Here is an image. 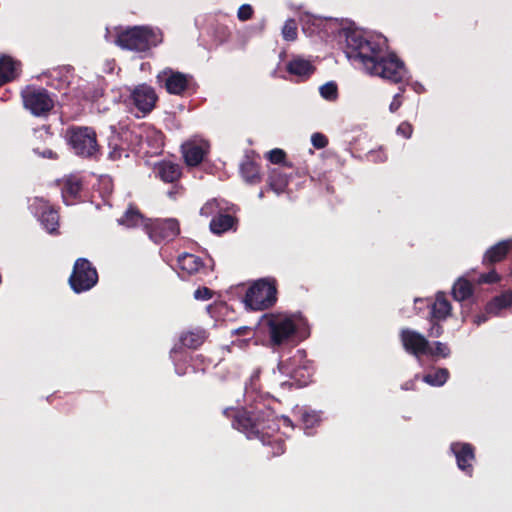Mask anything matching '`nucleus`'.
Wrapping results in <instances>:
<instances>
[{"label":"nucleus","instance_id":"nucleus-1","mask_svg":"<svg viewBox=\"0 0 512 512\" xmlns=\"http://www.w3.org/2000/svg\"><path fill=\"white\" fill-rule=\"evenodd\" d=\"M344 52L347 58L361 65L369 74L377 75L392 83H401L406 75L403 61L394 54H387L384 39L366 37L360 30L343 29Z\"/></svg>","mask_w":512,"mask_h":512},{"label":"nucleus","instance_id":"nucleus-2","mask_svg":"<svg viewBox=\"0 0 512 512\" xmlns=\"http://www.w3.org/2000/svg\"><path fill=\"white\" fill-rule=\"evenodd\" d=\"M233 412L232 426L244 433L249 439H258L271 448V457L282 455L286 446L284 440L276 435L279 430L277 416L267 406H256L252 409H225L224 414Z\"/></svg>","mask_w":512,"mask_h":512},{"label":"nucleus","instance_id":"nucleus-3","mask_svg":"<svg viewBox=\"0 0 512 512\" xmlns=\"http://www.w3.org/2000/svg\"><path fill=\"white\" fill-rule=\"evenodd\" d=\"M163 41V34L159 29L148 26H134L117 31L115 43L122 49L146 52Z\"/></svg>","mask_w":512,"mask_h":512},{"label":"nucleus","instance_id":"nucleus-4","mask_svg":"<svg viewBox=\"0 0 512 512\" xmlns=\"http://www.w3.org/2000/svg\"><path fill=\"white\" fill-rule=\"evenodd\" d=\"M65 138L73 153L85 159H99L101 146L98 144L97 133L88 126H70L66 129Z\"/></svg>","mask_w":512,"mask_h":512},{"label":"nucleus","instance_id":"nucleus-5","mask_svg":"<svg viewBox=\"0 0 512 512\" xmlns=\"http://www.w3.org/2000/svg\"><path fill=\"white\" fill-rule=\"evenodd\" d=\"M279 371L292 380V385L297 387L307 386L312 381L314 374L313 362L307 359L306 352L299 349L285 361L278 364Z\"/></svg>","mask_w":512,"mask_h":512},{"label":"nucleus","instance_id":"nucleus-6","mask_svg":"<svg viewBox=\"0 0 512 512\" xmlns=\"http://www.w3.org/2000/svg\"><path fill=\"white\" fill-rule=\"evenodd\" d=\"M277 301L275 279H260L248 288L244 297L246 307L254 311L271 308Z\"/></svg>","mask_w":512,"mask_h":512},{"label":"nucleus","instance_id":"nucleus-7","mask_svg":"<svg viewBox=\"0 0 512 512\" xmlns=\"http://www.w3.org/2000/svg\"><path fill=\"white\" fill-rule=\"evenodd\" d=\"M23 107L35 117H47L54 108L50 93L42 87L26 86L21 91Z\"/></svg>","mask_w":512,"mask_h":512},{"label":"nucleus","instance_id":"nucleus-8","mask_svg":"<svg viewBox=\"0 0 512 512\" xmlns=\"http://www.w3.org/2000/svg\"><path fill=\"white\" fill-rule=\"evenodd\" d=\"M98 280L97 269L87 258L76 259L68 279V283L75 293L80 294L91 290Z\"/></svg>","mask_w":512,"mask_h":512},{"label":"nucleus","instance_id":"nucleus-9","mask_svg":"<svg viewBox=\"0 0 512 512\" xmlns=\"http://www.w3.org/2000/svg\"><path fill=\"white\" fill-rule=\"evenodd\" d=\"M270 342L273 347H279L293 342L296 334V324L292 317H273L268 321Z\"/></svg>","mask_w":512,"mask_h":512},{"label":"nucleus","instance_id":"nucleus-10","mask_svg":"<svg viewBox=\"0 0 512 512\" xmlns=\"http://www.w3.org/2000/svg\"><path fill=\"white\" fill-rule=\"evenodd\" d=\"M163 81L164 87L169 94L182 96L193 85V76L171 68L164 69L157 77Z\"/></svg>","mask_w":512,"mask_h":512},{"label":"nucleus","instance_id":"nucleus-11","mask_svg":"<svg viewBox=\"0 0 512 512\" xmlns=\"http://www.w3.org/2000/svg\"><path fill=\"white\" fill-rule=\"evenodd\" d=\"M33 206L44 229L51 235H59L58 210L43 198H35Z\"/></svg>","mask_w":512,"mask_h":512},{"label":"nucleus","instance_id":"nucleus-12","mask_svg":"<svg viewBox=\"0 0 512 512\" xmlns=\"http://www.w3.org/2000/svg\"><path fill=\"white\" fill-rule=\"evenodd\" d=\"M399 338L408 354L417 358L426 356L429 341L423 334L410 328H403L400 330Z\"/></svg>","mask_w":512,"mask_h":512},{"label":"nucleus","instance_id":"nucleus-13","mask_svg":"<svg viewBox=\"0 0 512 512\" xmlns=\"http://www.w3.org/2000/svg\"><path fill=\"white\" fill-rule=\"evenodd\" d=\"M131 100L138 111L145 116L154 109L158 96L151 86L141 84L132 91Z\"/></svg>","mask_w":512,"mask_h":512},{"label":"nucleus","instance_id":"nucleus-14","mask_svg":"<svg viewBox=\"0 0 512 512\" xmlns=\"http://www.w3.org/2000/svg\"><path fill=\"white\" fill-rule=\"evenodd\" d=\"M450 450L456 458L458 468L471 477L475 461L474 446L470 443L454 442L450 445Z\"/></svg>","mask_w":512,"mask_h":512},{"label":"nucleus","instance_id":"nucleus-15","mask_svg":"<svg viewBox=\"0 0 512 512\" xmlns=\"http://www.w3.org/2000/svg\"><path fill=\"white\" fill-rule=\"evenodd\" d=\"M180 233L179 222L176 219H166L151 226L150 238L159 243L173 240Z\"/></svg>","mask_w":512,"mask_h":512},{"label":"nucleus","instance_id":"nucleus-16","mask_svg":"<svg viewBox=\"0 0 512 512\" xmlns=\"http://www.w3.org/2000/svg\"><path fill=\"white\" fill-rule=\"evenodd\" d=\"M177 265L183 275L191 276L195 274L208 275L212 270L203 262L202 258L191 253L184 252L177 258Z\"/></svg>","mask_w":512,"mask_h":512},{"label":"nucleus","instance_id":"nucleus-17","mask_svg":"<svg viewBox=\"0 0 512 512\" xmlns=\"http://www.w3.org/2000/svg\"><path fill=\"white\" fill-rule=\"evenodd\" d=\"M184 161L189 167L198 166L209 153L210 145L206 141L187 142L182 145Z\"/></svg>","mask_w":512,"mask_h":512},{"label":"nucleus","instance_id":"nucleus-18","mask_svg":"<svg viewBox=\"0 0 512 512\" xmlns=\"http://www.w3.org/2000/svg\"><path fill=\"white\" fill-rule=\"evenodd\" d=\"M155 176L165 183L176 184L182 177V166L170 160H161L154 164Z\"/></svg>","mask_w":512,"mask_h":512},{"label":"nucleus","instance_id":"nucleus-19","mask_svg":"<svg viewBox=\"0 0 512 512\" xmlns=\"http://www.w3.org/2000/svg\"><path fill=\"white\" fill-rule=\"evenodd\" d=\"M511 252L512 239L499 241L486 250L482 258V264L486 267H493L496 263L505 260Z\"/></svg>","mask_w":512,"mask_h":512},{"label":"nucleus","instance_id":"nucleus-20","mask_svg":"<svg viewBox=\"0 0 512 512\" xmlns=\"http://www.w3.org/2000/svg\"><path fill=\"white\" fill-rule=\"evenodd\" d=\"M428 307L430 308L428 318L445 321L451 315L452 306L444 292H438L435 300L429 303Z\"/></svg>","mask_w":512,"mask_h":512},{"label":"nucleus","instance_id":"nucleus-21","mask_svg":"<svg viewBox=\"0 0 512 512\" xmlns=\"http://www.w3.org/2000/svg\"><path fill=\"white\" fill-rule=\"evenodd\" d=\"M83 181L75 175L67 177L62 187V198L66 205H72L80 197Z\"/></svg>","mask_w":512,"mask_h":512},{"label":"nucleus","instance_id":"nucleus-22","mask_svg":"<svg viewBox=\"0 0 512 512\" xmlns=\"http://www.w3.org/2000/svg\"><path fill=\"white\" fill-rule=\"evenodd\" d=\"M286 70L289 74L298 76L302 80H306L314 73L315 67L310 61L297 57L287 63Z\"/></svg>","mask_w":512,"mask_h":512},{"label":"nucleus","instance_id":"nucleus-23","mask_svg":"<svg viewBox=\"0 0 512 512\" xmlns=\"http://www.w3.org/2000/svg\"><path fill=\"white\" fill-rule=\"evenodd\" d=\"M240 174L248 184L255 185L261 182L260 165L246 157L240 165Z\"/></svg>","mask_w":512,"mask_h":512},{"label":"nucleus","instance_id":"nucleus-24","mask_svg":"<svg viewBox=\"0 0 512 512\" xmlns=\"http://www.w3.org/2000/svg\"><path fill=\"white\" fill-rule=\"evenodd\" d=\"M289 180V175L283 172L282 168H274L268 174L267 185L271 191L281 194L286 190Z\"/></svg>","mask_w":512,"mask_h":512},{"label":"nucleus","instance_id":"nucleus-25","mask_svg":"<svg viewBox=\"0 0 512 512\" xmlns=\"http://www.w3.org/2000/svg\"><path fill=\"white\" fill-rule=\"evenodd\" d=\"M21 63L14 60L11 56L2 55L0 57V79L7 78V83L13 81L18 75Z\"/></svg>","mask_w":512,"mask_h":512},{"label":"nucleus","instance_id":"nucleus-26","mask_svg":"<svg viewBox=\"0 0 512 512\" xmlns=\"http://www.w3.org/2000/svg\"><path fill=\"white\" fill-rule=\"evenodd\" d=\"M512 305V291L508 290L495 296L485 306V312L491 316H497L501 310Z\"/></svg>","mask_w":512,"mask_h":512},{"label":"nucleus","instance_id":"nucleus-27","mask_svg":"<svg viewBox=\"0 0 512 512\" xmlns=\"http://www.w3.org/2000/svg\"><path fill=\"white\" fill-rule=\"evenodd\" d=\"M206 331L202 328H195L183 332L180 336L181 344L189 349L199 348L206 340Z\"/></svg>","mask_w":512,"mask_h":512},{"label":"nucleus","instance_id":"nucleus-28","mask_svg":"<svg viewBox=\"0 0 512 512\" xmlns=\"http://www.w3.org/2000/svg\"><path fill=\"white\" fill-rule=\"evenodd\" d=\"M117 221L119 225H123L127 228H135L143 224L144 216L137 206L130 204L122 217Z\"/></svg>","mask_w":512,"mask_h":512},{"label":"nucleus","instance_id":"nucleus-29","mask_svg":"<svg viewBox=\"0 0 512 512\" xmlns=\"http://www.w3.org/2000/svg\"><path fill=\"white\" fill-rule=\"evenodd\" d=\"M236 222V218L230 214H219L211 219L210 230L216 235H221L230 230Z\"/></svg>","mask_w":512,"mask_h":512},{"label":"nucleus","instance_id":"nucleus-30","mask_svg":"<svg viewBox=\"0 0 512 512\" xmlns=\"http://www.w3.org/2000/svg\"><path fill=\"white\" fill-rule=\"evenodd\" d=\"M473 295V285L466 278H459L452 287V296L456 301H464Z\"/></svg>","mask_w":512,"mask_h":512},{"label":"nucleus","instance_id":"nucleus-31","mask_svg":"<svg viewBox=\"0 0 512 512\" xmlns=\"http://www.w3.org/2000/svg\"><path fill=\"white\" fill-rule=\"evenodd\" d=\"M449 375L447 368H438L434 373L425 374L423 381L431 386L440 387L447 382Z\"/></svg>","mask_w":512,"mask_h":512},{"label":"nucleus","instance_id":"nucleus-32","mask_svg":"<svg viewBox=\"0 0 512 512\" xmlns=\"http://www.w3.org/2000/svg\"><path fill=\"white\" fill-rule=\"evenodd\" d=\"M108 146L110 149L108 154L109 159L116 161L121 159L123 154H125V156H128V154H126V149L121 144L120 135L118 133L112 135L109 138Z\"/></svg>","mask_w":512,"mask_h":512},{"label":"nucleus","instance_id":"nucleus-33","mask_svg":"<svg viewBox=\"0 0 512 512\" xmlns=\"http://www.w3.org/2000/svg\"><path fill=\"white\" fill-rule=\"evenodd\" d=\"M451 355V349L447 343L435 341L431 345L428 344V350L426 356L432 358H448Z\"/></svg>","mask_w":512,"mask_h":512},{"label":"nucleus","instance_id":"nucleus-34","mask_svg":"<svg viewBox=\"0 0 512 512\" xmlns=\"http://www.w3.org/2000/svg\"><path fill=\"white\" fill-rule=\"evenodd\" d=\"M82 99L85 101L96 102L99 98H101L104 94V89L99 85L95 84H87L81 90Z\"/></svg>","mask_w":512,"mask_h":512},{"label":"nucleus","instance_id":"nucleus-35","mask_svg":"<svg viewBox=\"0 0 512 512\" xmlns=\"http://www.w3.org/2000/svg\"><path fill=\"white\" fill-rule=\"evenodd\" d=\"M282 36L286 41H295L298 36L297 22L293 18H289L285 21L282 27Z\"/></svg>","mask_w":512,"mask_h":512},{"label":"nucleus","instance_id":"nucleus-36","mask_svg":"<svg viewBox=\"0 0 512 512\" xmlns=\"http://www.w3.org/2000/svg\"><path fill=\"white\" fill-rule=\"evenodd\" d=\"M266 158L272 164H283L285 167H292L291 164L286 162V152L280 148H274L266 154Z\"/></svg>","mask_w":512,"mask_h":512},{"label":"nucleus","instance_id":"nucleus-37","mask_svg":"<svg viewBox=\"0 0 512 512\" xmlns=\"http://www.w3.org/2000/svg\"><path fill=\"white\" fill-rule=\"evenodd\" d=\"M320 95L329 101H334L338 97V87L335 82H327L320 87Z\"/></svg>","mask_w":512,"mask_h":512},{"label":"nucleus","instance_id":"nucleus-38","mask_svg":"<svg viewBox=\"0 0 512 512\" xmlns=\"http://www.w3.org/2000/svg\"><path fill=\"white\" fill-rule=\"evenodd\" d=\"M501 280V276L495 270V268H491L487 273H482L478 277L479 284H494L498 283Z\"/></svg>","mask_w":512,"mask_h":512},{"label":"nucleus","instance_id":"nucleus-39","mask_svg":"<svg viewBox=\"0 0 512 512\" xmlns=\"http://www.w3.org/2000/svg\"><path fill=\"white\" fill-rule=\"evenodd\" d=\"M301 421L305 428H312L320 422V416L315 411H303Z\"/></svg>","mask_w":512,"mask_h":512},{"label":"nucleus","instance_id":"nucleus-40","mask_svg":"<svg viewBox=\"0 0 512 512\" xmlns=\"http://www.w3.org/2000/svg\"><path fill=\"white\" fill-rule=\"evenodd\" d=\"M430 327L427 331V336L432 338H439L444 333V328L441 324V320L428 318Z\"/></svg>","mask_w":512,"mask_h":512},{"label":"nucleus","instance_id":"nucleus-41","mask_svg":"<svg viewBox=\"0 0 512 512\" xmlns=\"http://www.w3.org/2000/svg\"><path fill=\"white\" fill-rule=\"evenodd\" d=\"M254 10L250 4H243L238 8L237 17L240 21H248L253 17Z\"/></svg>","mask_w":512,"mask_h":512},{"label":"nucleus","instance_id":"nucleus-42","mask_svg":"<svg viewBox=\"0 0 512 512\" xmlns=\"http://www.w3.org/2000/svg\"><path fill=\"white\" fill-rule=\"evenodd\" d=\"M311 142L316 149H322L328 145V138L326 135L316 132L312 134Z\"/></svg>","mask_w":512,"mask_h":512},{"label":"nucleus","instance_id":"nucleus-43","mask_svg":"<svg viewBox=\"0 0 512 512\" xmlns=\"http://www.w3.org/2000/svg\"><path fill=\"white\" fill-rule=\"evenodd\" d=\"M413 126L408 121L401 122L397 127V134L401 135L402 137L409 139L411 138L413 134Z\"/></svg>","mask_w":512,"mask_h":512},{"label":"nucleus","instance_id":"nucleus-44","mask_svg":"<svg viewBox=\"0 0 512 512\" xmlns=\"http://www.w3.org/2000/svg\"><path fill=\"white\" fill-rule=\"evenodd\" d=\"M194 297L198 300H209L213 297V292L207 287H199L195 290Z\"/></svg>","mask_w":512,"mask_h":512},{"label":"nucleus","instance_id":"nucleus-45","mask_svg":"<svg viewBox=\"0 0 512 512\" xmlns=\"http://www.w3.org/2000/svg\"><path fill=\"white\" fill-rule=\"evenodd\" d=\"M402 105L401 100V93H397L394 97L392 102L390 103L389 110L392 113H395Z\"/></svg>","mask_w":512,"mask_h":512},{"label":"nucleus","instance_id":"nucleus-46","mask_svg":"<svg viewBox=\"0 0 512 512\" xmlns=\"http://www.w3.org/2000/svg\"><path fill=\"white\" fill-rule=\"evenodd\" d=\"M489 316H490V315L486 314V312H485V313H482V314H477V315H475V316H474L473 322H474L477 326H479V325H481L482 323H485V322L488 320Z\"/></svg>","mask_w":512,"mask_h":512},{"label":"nucleus","instance_id":"nucleus-47","mask_svg":"<svg viewBox=\"0 0 512 512\" xmlns=\"http://www.w3.org/2000/svg\"><path fill=\"white\" fill-rule=\"evenodd\" d=\"M42 156L46 157V158H50V159H56L57 158V154L55 152H53L52 150H50V149L45 150L42 153Z\"/></svg>","mask_w":512,"mask_h":512},{"label":"nucleus","instance_id":"nucleus-48","mask_svg":"<svg viewBox=\"0 0 512 512\" xmlns=\"http://www.w3.org/2000/svg\"><path fill=\"white\" fill-rule=\"evenodd\" d=\"M415 382L413 380L407 381L402 385V389L404 390H410L414 389Z\"/></svg>","mask_w":512,"mask_h":512},{"label":"nucleus","instance_id":"nucleus-49","mask_svg":"<svg viewBox=\"0 0 512 512\" xmlns=\"http://www.w3.org/2000/svg\"><path fill=\"white\" fill-rule=\"evenodd\" d=\"M249 332H250V328H249V327H246V326L241 327V328H239V329H237V330H236V333H237L238 335H246V334H248Z\"/></svg>","mask_w":512,"mask_h":512},{"label":"nucleus","instance_id":"nucleus-50","mask_svg":"<svg viewBox=\"0 0 512 512\" xmlns=\"http://www.w3.org/2000/svg\"><path fill=\"white\" fill-rule=\"evenodd\" d=\"M282 420H283L284 425H286V426H292V421L290 420V418H289V417H284V416H283V417H282Z\"/></svg>","mask_w":512,"mask_h":512},{"label":"nucleus","instance_id":"nucleus-51","mask_svg":"<svg viewBox=\"0 0 512 512\" xmlns=\"http://www.w3.org/2000/svg\"><path fill=\"white\" fill-rule=\"evenodd\" d=\"M176 193H177V190H174V189H173V190H170V191L168 192V195H169V197H171V198H175Z\"/></svg>","mask_w":512,"mask_h":512},{"label":"nucleus","instance_id":"nucleus-52","mask_svg":"<svg viewBox=\"0 0 512 512\" xmlns=\"http://www.w3.org/2000/svg\"><path fill=\"white\" fill-rule=\"evenodd\" d=\"M264 196H265V192H264V190H260V192H259V194H258V197H259L260 199H263V198H264Z\"/></svg>","mask_w":512,"mask_h":512},{"label":"nucleus","instance_id":"nucleus-53","mask_svg":"<svg viewBox=\"0 0 512 512\" xmlns=\"http://www.w3.org/2000/svg\"><path fill=\"white\" fill-rule=\"evenodd\" d=\"M7 83V78L6 79H3V81L0 79V87H2L3 85H5Z\"/></svg>","mask_w":512,"mask_h":512},{"label":"nucleus","instance_id":"nucleus-54","mask_svg":"<svg viewBox=\"0 0 512 512\" xmlns=\"http://www.w3.org/2000/svg\"><path fill=\"white\" fill-rule=\"evenodd\" d=\"M53 398H54V394H52V395L48 396V397H47L48 402H50V403H51V402L53 401Z\"/></svg>","mask_w":512,"mask_h":512}]
</instances>
